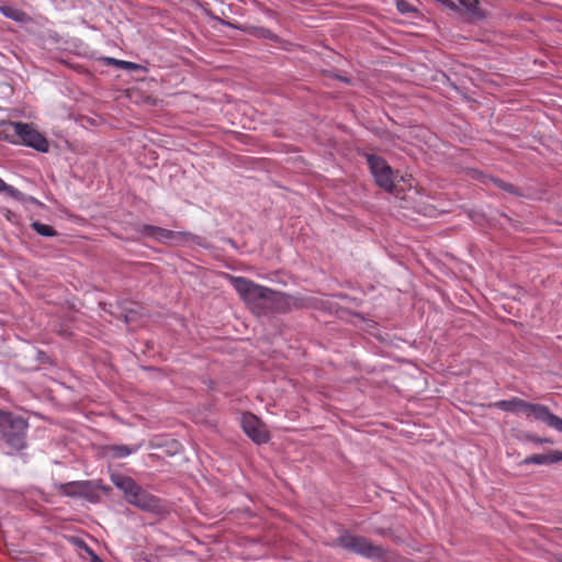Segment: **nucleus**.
<instances>
[{"instance_id": "nucleus-1", "label": "nucleus", "mask_w": 562, "mask_h": 562, "mask_svg": "<svg viewBox=\"0 0 562 562\" xmlns=\"http://www.w3.org/2000/svg\"><path fill=\"white\" fill-rule=\"evenodd\" d=\"M229 280L233 288L247 304L260 305L278 313H286L295 305L292 296L276 292L249 279L229 276Z\"/></svg>"}, {"instance_id": "nucleus-2", "label": "nucleus", "mask_w": 562, "mask_h": 562, "mask_svg": "<svg viewBox=\"0 0 562 562\" xmlns=\"http://www.w3.org/2000/svg\"><path fill=\"white\" fill-rule=\"evenodd\" d=\"M27 422L12 413L0 411V434L12 451L26 448Z\"/></svg>"}, {"instance_id": "nucleus-3", "label": "nucleus", "mask_w": 562, "mask_h": 562, "mask_svg": "<svg viewBox=\"0 0 562 562\" xmlns=\"http://www.w3.org/2000/svg\"><path fill=\"white\" fill-rule=\"evenodd\" d=\"M364 157L375 183L386 192L398 196L403 189H398L397 175L386 160L374 154H364Z\"/></svg>"}, {"instance_id": "nucleus-4", "label": "nucleus", "mask_w": 562, "mask_h": 562, "mask_svg": "<svg viewBox=\"0 0 562 562\" xmlns=\"http://www.w3.org/2000/svg\"><path fill=\"white\" fill-rule=\"evenodd\" d=\"M337 541L344 549L367 559L383 560L385 558L386 552L384 548L372 543L364 537L345 533L341 535Z\"/></svg>"}, {"instance_id": "nucleus-5", "label": "nucleus", "mask_w": 562, "mask_h": 562, "mask_svg": "<svg viewBox=\"0 0 562 562\" xmlns=\"http://www.w3.org/2000/svg\"><path fill=\"white\" fill-rule=\"evenodd\" d=\"M1 132L5 137L18 136L21 140H47L35 127L33 123L23 122H1Z\"/></svg>"}, {"instance_id": "nucleus-6", "label": "nucleus", "mask_w": 562, "mask_h": 562, "mask_svg": "<svg viewBox=\"0 0 562 562\" xmlns=\"http://www.w3.org/2000/svg\"><path fill=\"white\" fill-rule=\"evenodd\" d=\"M140 232L144 235L161 243L184 244L194 239V236L190 233L175 232L154 225H144Z\"/></svg>"}, {"instance_id": "nucleus-7", "label": "nucleus", "mask_w": 562, "mask_h": 562, "mask_svg": "<svg viewBox=\"0 0 562 562\" xmlns=\"http://www.w3.org/2000/svg\"><path fill=\"white\" fill-rule=\"evenodd\" d=\"M526 417L533 418L535 420L543 423L548 427L562 432V418L551 413L549 407L546 405L529 403Z\"/></svg>"}, {"instance_id": "nucleus-8", "label": "nucleus", "mask_w": 562, "mask_h": 562, "mask_svg": "<svg viewBox=\"0 0 562 562\" xmlns=\"http://www.w3.org/2000/svg\"><path fill=\"white\" fill-rule=\"evenodd\" d=\"M125 501L144 512L156 513L161 508L159 498L145 491L140 485H137Z\"/></svg>"}, {"instance_id": "nucleus-9", "label": "nucleus", "mask_w": 562, "mask_h": 562, "mask_svg": "<svg viewBox=\"0 0 562 562\" xmlns=\"http://www.w3.org/2000/svg\"><path fill=\"white\" fill-rule=\"evenodd\" d=\"M241 427L245 434L256 443H265L269 440V432L262 422L251 413H245L241 417Z\"/></svg>"}, {"instance_id": "nucleus-10", "label": "nucleus", "mask_w": 562, "mask_h": 562, "mask_svg": "<svg viewBox=\"0 0 562 562\" xmlns=\"http://www.w3.org/2000/svg\"><path fill=\"white\" fill-rule=\"evenodd\" d=\"M529 402H526L519 397H512L509 400H501L493 403V406L510 413H522L526 416Z\"/></svg>"}, {"instance_id": "nucleus-11", "label": "nucleus", "mask_w": 562, "mask_h": 562, "mask_svg": "<svg viewBox=\"0 0 562 562\" xmlns=\"http://www.w3.org/2000/svg\"><path fill=\"white\" fill-rule=\"evenodd\" d=\"M562 461V451L552 450L544 454H531L522 460V464H550Z\"/></svg>"}, {"instance_id": "nucleus-12", "label": "nucleus", "mask_w": 562, "mask_h": 562, "mask_svg": "<svg viewBox=\"0 0 562 562\" xmlns=\"http://www.w3.org/2000/svg\"><path fill=\"white\" fill-rule=\"evenodd\" d=\"M78 487H79V497H83V498H86L87 501H89L91 503H95V502L99 501V498H100V495H99L100 486L97 485L94 482H92V481H79Z\"/></svg>"}, {"instance_id": "nucleus-13", "label": "nucleus", "mask_w": 562, "mask_h": 562, "mask_svg": "<svg viewBox=\"0 0 562 562\" xmlns=\"http://www.w3.org/2000/svg\"><path fill=\"white\" fill-rule=\"evenodd\" d=\"M111 481L112 483L117 487L120 488L121 491H123L124 493V497L126 498L128 495H131L133 493V491L135 490V487H137V483L135 482V480H133L132 477L130 476H126V475H122V474H119V473H114L111 475Z\"/></svg>"}, {"instance_id": "nucleus-14", "label": "nucleus", "mask_w": 562, "mask_h": 562, "mask_svg": "<svg viewBox=\"0 0 562 562\" xmlns=\"http://www.w3.org/2000/svg\"><path fill=\"white\" fill-rule=\"evenodd\" d=\"M473 178L482 181L484 184H488L490 182H493L496 187H498L499 189H503L509 193H514V194L518 193V191L516 190V188L513 184L507 183L497 178L484 176L482 172H480L477 170L473 171Z\"/></svg>"}, {"instance_id": "nucleus-15", "label": "nucleus", "mask_w": 562, "mask_h": 562, "mask_svg": "<svg viewBox=\"0 0 562 562\" xmlns=\"http://www.w3.org/2000/svg\"><path fill=\"white\" fill-rule=\"evenodd\" d=\"M109 449L112 452V456L114 458H125V457L132 454L133 452H135L137 450V447L131 448V447L124 446V445H115V446H111Z\"/></svg>"}, {"instance_id": "nucleus-16", "label": "nucleus", "mask_w": 562, "mask_h": 562, "mask_svg": "<svg viewBox=\"0 0 562 562\" xmlns=\"http://www.w3.org/2000/svg\"><path fill=\"white\" fill-rule=\"evenodd\" d=\"M0 12L7 16V18H10L14 21H23L24 20V16H25V13L22 12L21 10L19 9H15V8H12V7H9V5H3V7H0Z\"/></svg>"}, {"instance_id": "nucleus-17", "label": "nucleus", "mask_w": 562, "mask_h": 562, "mask_svg": "<svg viewBox=\"0 0 562 562\" xmlns=\"http://www.w3.org/2000/svg\"><path fill=\"white\" fill-rule=\"evenodd\" d=\"M79 481L68 482L64 483L59 486V492L66 496L70 497H79V487H78Z\"/></svg>"}, {"instance_id": "nucleus-18", "label": "nucleus", "mask_w": 562, "mask_h": 562, "mask_svg": "<svg viewBox=\"0 0 562 562\" xmlns=\"http://www.w3.org/2000/svg\"><path fill=\"white\" fill-rule=\"evenodd\" d=\"M31 226L37 234L42 236L52 237L57 235V232L49 225L40 222H33Z\"/></svg>"}, {"instance_id": "nucleus-19", "label": "nucleus", "mask_w": 562, "mask_h": 562, "mask_svg": "<svg viewBox=\"0 0 562 562\" xmlns=\"http://www.w3.org/2000/svg\"><path fill=\"white\" fill-rule=\"evenodd\" d=\"M395 4L398 12H401L402 14L418 12L417 9L406 0H396Z\"/></svg>"}, {"instance_id": "nucleus-20", "label": "nucleus", "mask_w": 562, "mask_h": 562, "mask_svg": "<svg viewBox=\"0 0 562 562\" xmlns=\"http://www.w3.org/2000/svg\"><path fill=\"white\" fill-rule=\"evenodd\" d=\"M23 144L34 148L37 151L47 153V151H49L52 143H23Z\"/></svg>"}, {"instance_id": "nucleus-21", "label": "nucleus", "mask_w": 562, "mask_h": 562, "mask_svg": "<svg viewBox=\"0 0 562 562\" xmlns=\"http://www.w3.org/2000/svg\"><path fill=\"white\" fill-rule=\"evenodd\" d=\"M119 68L131 71L139 69V65L132 61L120 60Z\"/></svg>"}, {"instance_id": "nucleus-22", "label": "nucleus", "mask_w": 562, "mask_h": 562, "mask_svg": "<svg viewBox=\"0 0 562 562\" xmlns=\"http://www.w3.org/2000/svg\"><path fill=\"white\" fill-rule=\"evenodd\" d=\"M256 36L258 37H262V38H272L273 37V34L271 33V31H269L268 29H257L254 33Z\"/></svg>"}, {"instance_id": "nucleus-23", "label": "nucleus", "mask_w": 562, "mask_h": 562, "mask_svg": "<svg viewBox=\"0 0 562 562\" xmlns=\"http://www.w3.org/2000/svg\"><path fill=\"white\" fill-rule=\"evenodd\" d=\"M525 437H526L527 440L536 442V443L551 442L547 438H540V437H538L536 435H532V434H527V435H525Z\"/></svg>"}, {"instance_id": "nucleus-24", "label": "nucleus", "mask_w": 562, "mask_h": 562, "mask_svg": "<svg viewBox=\"0 0 562 562\" xmlns=\"http://www.w3.org/2000/svg\"><path fill=\"white\" fill-rule=\"evenodd\" d=\"M106 63H108V65H114V66L119 67L120 59L109 57V58H106Z\"/></svg>"}, {"instance_id": "nucleus-25", "label": "nucleus", "mask_w": 562, "mask_h": 562, "mask_svg": "<svg viewBox=\"0 0 562 562\" xmlns=\"http://www.w3.org/2000/svg\"><path fill=\"white\" fill-rule=\"evenodd\" d=\"M10 187L0 178V192H5Z\"/></svg>"}]
</instances>
